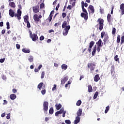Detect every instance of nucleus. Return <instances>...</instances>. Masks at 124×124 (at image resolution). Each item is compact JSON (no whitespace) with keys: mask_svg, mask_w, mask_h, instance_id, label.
<instances>
[{"mask_svg":"<svg viewBox=\"0 0 124 124\" xmlns=\"http://www.w3.org/2000/svg\"><path fill=\"white\" fill-rule=\"evenodd\" d=\"M97 23H98V24H97V26H98V25H99V30L100 31H102L104 26V20L101 18H99L97 20Z\"/></svg>","mask_w":124,"mask_h":124,"instance_id":"obj_1","label":"nucleus"},{"mask_svg":"<svg viewBox=\"0 0 124 124\" xmlns=\"http://www.w3.org/2000/svg\"><path fill=\"white\" fill-rule=\"evenodd\" d=\"M29 33H30V36L31 38L32 41H36L38 39V36H37V34L35 33H33L31 32V31H29Z\"/></svg>","mask_w":124,"mask_h":124,"instance_id":"obj_2","label":"nucleus"},{"mask_svg":"<svg viewBox=\"0 0 124 124\" xmlns=\"http://www.w3.org/2000/svg\"><path fill=\"white\" fill-rule=\"evenodd\" d=\"M88 68H90L91 73H93L94 68H95V63L94 62L92 63H88Z\"/></svg>","mask_w":124,"mask_h":124,"instance_id":"obj_3","label":"nucleus"},{"mask_svg":"<svg viewBox=\"0 0 124 124\" xmlns=\"http://www.w3.org/2000/svg\"><path fill=\"white\" fill-rule=\"evenodd\" d=\"M49 106V103L47 101H45L43 103V110H44V113H47V111H48V107Z\"/></svg>","mask_w":124,"mask_h":124,"instance_id":"obj_4","label":"nucleus"},{"mask_svg":"<svg viewBox=\"0 0 124 124\" xmlns=\"http://www.w3.org/2000/svg\"><path fill=\"white\" fill-rule=\"evenodd\" d=\"M22 15V11H21V10L18 9L17 14H14L15 17H17L18 20H21V16Z\"/></svg>","mask_w":124,"mask_h":124,"instance_id":"obj_5","label":"nucleus"},{"mask_svg":"<svg viewBox=\"0 0 124 124\" xmlns=\"http://www.w3.org/2000/svg\"><path fill=\"white\" fill-rule=\"evenodd\" d=\"M70 30V26L68 25L65 28L63 29V35L64 36L67 35V34L68 33V31Z\"/></svg>","mask_w":124,"mask_h":124,"instance_id":"obj_6","label":"nucleus"},{"mask_svg":"<svg viewBox=\"0 0 124 124\" xmlns=\"http://www.w3.org/2000/svg\"><path fill=\"white\" fill-rule=\"evenodd\" d=\"M32 10L34 13H38L40 11L39 5H37L32 7Z\"/></svg>","mask_w":124,"mask_h":124,"instance_id":"obj_7","label":"nucleus"},{"mask_svg":"<svg viewBox=\"0 0 124 124\" xmlns=\"http://www.w3.org/2000/svg\"><path fill=\"white\" fill-rule=\"evenodd\" d=\"M80 16L82 18H84V20H88L89 16H88V13H81Z\"/></svg>","mask_w":124,"mask_h":124,"instance_id":"obj_8","label":"nucleus"},{"mask_svg":"<svg viewBox=\"0 0 124 124\" xmlns=\"http://www.w3.org/2000/svg\"><path fill=\"white\" fill-rule=\"evenodd\" d=\"M88 10L89 12H90V10L91 11V14H93V13H94V8L93 7V6L92 5H89Z\"/></svg>","mask_w":124,"mask_h":124,"instance_id":"obj_9","label":"nucleus"},{"mask_svg":"<svg viewBox=\"0 0 124 124\" xmlns=\"http://www.w3.org/2000/svg\"><path fill=\"white\" fill-rule=\"evenodd\" d=\"M33 20L35 22H39V21H40V19L38 17V15L37 14L34 15Z\"/></svg>","mask_w":124,"mask_h":124,"instance_id":"obj_10","label":"nucleus"},{"mask_svg":"<svg viewBox=\"0 0 124 124\" xmlns=\"http://www.w3.org/2000/svg\"><path fill=\"white\" fill-rule=\"evenodd\" d=\"M15 14V13L14 12V11H13V10L10 9L9 10V16L12 17V18H13V17H14V14Z\"/></svg>","mask_w":124,"mask_h":124,"instance_id":"obj_11","label":"nucleus"},{"mask_svg":"<svg viewBox=\"0 0 124 124\" xmlns=\"http://www.w3.org/2000/svg\"><path fill=\"white\" fill-rule=\"evenodd\" d=\"M120 10L121 12V15L124 14V3H122L120 5Z\"/></svg>","mask_w":124,"mask_h":124,"instance_id":"obj_12","label":"nucleus"},{"mask_svg":"<svg viewBox=\"0 0 124 124\" xmlns=\"http://www.w3.org/2000/svg\"><path fill=\"white\" fill-rule=\"evenodd\" d=\"M68 80V77L67 76H66L63 78V79H62L61 80V84L62 85H63L65 83L66 81Z\"/></svg>","mask_w":124,"mask_h":124,"instance_id":"obj_13","label":"nucleus"},{"mask_svg":"<svg viewBox=\"0 0 124 124\" xmlns=\"http://www.w3.org/2000/svg\"><path fill=\"white\" fill-rule=\"evenodd\" d=\"M100 80V77H99V75L97 74L94 76V82H98Z\"/></svg>","mask_w":124,"mask_h":124,"instance_id":"obj_14","label":"nucleus"},{"mask_svg":"<svg viewBox=\"0 0 124 124\" xmlns=\"http://www.w3.org/2000/svg\"><path fill=\"white\" fill-rule=\"evenodd\" d=\"M96 45L99 47H102V45H103V43H102V40H101V39H99V41L96 42Z\"/></svg>","mask_w":124,"mask_h":124,"instance_id":"obj_15","label":"nucleus"},{"mask_svg":"<svg viewBox=\"0 0 124 124\" xmlns=\"http://www.w3.org/2000/svg\"><path fill=\"white\" fill-rule=\"evenodd\" d=\"M82 108H79L78 109V110L77 112V115L78 117H81V116L82 115Z\"/></svg>","mask_w":124,"mask_h":124,"instance_id":"obj_16","label":"nucleus"},{"mask_svg":"<svg viewBox=\"0 0 124 124\" xmlns=\"http://www.w3.org/2000/svg\"><path fill=\"white\" fill-rule=\"evenodd\" d=\"M108 39H109V36H108V35H105L103 39L104 44L105 45H106V42L108 41Z\"/></svg>","mask_w":124,"mask_h":124,"instance_id":"obj_17","label":"nucleus"},{"mask_svg":"<svg viewBox=\"0 0 124 124\" xmlns=\"http://www.w3.org/2000/svg\"><path fill=\"white\" fill-rule=\"evenodd\" d=\"M80 122V117L77 116L76 118V120L74 121V124H77Z\"/></svg>","mask_w":124,"mask_h":124,"instance_id":"obj_18","label":"nucleus"},{"mask_svg":"<svg viewBox=\"0 0 124 124\" xmlns=\"http://www.w3.org/2000/svg\"><path fill=\"white\" fill-rule=\"evenodd\" d=\"M9 6H10L11 7H12L13 8H15L16 7L15 3H14V2H10L9 3Z\"/></svg>","mask_w":124,"mask_h":124,"instance_id":"obj_19","label":"nucleus"},{"mask_svg":"<svg viewBox=\"0 0 124 124\" xmlns=\"http://www.w3.org/2000/svg\"><path fill=\"white\" fill-rule=\"evenodd\" d=\"M16 96L15 94H11L10 95V98L12 100H14V99H16Z\"/></svg>","mask_w":124,"mask_h":124,"instance_id":"obj_20","label":"nucleus"},{"mask_svg":"<svg viewBox=\"0 0 124 124\" xmlns=\"http://www.w3.org/2000/svg\"><path fill=\"white\" fill-rule=\"evenodd\" d=\"M22 52L26 54H29V53L31 52V51L30 50V49H28L27 48H23L22 49Z\"/></svg>","mask_w":124,"mask_h":124,"instance_id":"obj_21","label":"nucleus"},{"mask_svg":"<svg viewBox=\"0 0 124 124\" xmlns=\"http://www.w3.org/2000/svg\"><path fill=\"white\" fill-rule=\"evenodd\" d=\"M107 20L108 23H111V14H108L107 16Z\"/></svg>","mask_w":124,"mask_h":124,"instance_id":"obj_22","label":"nucleus"},{"mask_svg":"<svg viewBox=\"0 0 124 124\" xmlns=\"http://www.w3.org/2000/svg\"><path fill=\"white\" fill-rule=\"evenodd\" d=\"M24 21L25 23L29 22V16H28V15H26L24 16Z\"/></svg>","mask_w":124,"mask_h":124,"instance_id":"obj_23","label":"nucleus"},{"mask_svg":"<svg viewBox=\"0 0 124 124\" xmlns=\"http://www.w3.org/2000/svg\"><path fill=\"white\" fill-rule=\"evenodd\" d=\"M96 52V46H95L93 48V51H92V56H94Z\"/></svg>","mask_w":124,"mask_h":124,"instance_id":"obj_24","label":"nucleus"},{"mask_svg":"<svg viewBox=\"0 0 124 124\" xmlns=\"http://www.w3.org/2000/svg\"><path fill=\"white\" fill-rule=\"evenodd\" d=\"M61 68L62 69H64V70H66V69H67V65L65 64H63L61 66Z\"/></svg>","mask_w":124,"mask_h":124,"instance_id":"obj_25","label":"nucleus"},{"mask_svg":"<svg viewBox=\"0 0 124 124\" xmlns=\"http://www.w3.org/2000/svg\"><path fill=\"white\" fill-rule=\"evenodd\" d=\"M28 61L30 62H33V56H29L28 58Z\"/></svg>","mask_w":124,"mask_h":124,"instance_id":"obj_26","label":"nucleus"},{"mask_svg":"<svg viewBox=\"0 0 124 124\" xmlns=\"http://www.w3.org/2000/svg\"><path fill=\"white\" fill-rule=\"evenodd\" d=\"M55 107H56L57 110H60L62 108V105L61 104H56L55 105Z\"/></svg>","mask_w":124,"mask_h":124,"instance_id":"obj_27","label":"nucleus"},{"mask_svg":"<svg viewBox=\"0 0 124 124\" xmlns=\"http://www.w3.org/2000/svg\"><path fill=\"white\" fill-rule=\"evenodd\" d=\"M43 86V82L40 83L37 86V88L39 90H41L42 89V86Z\"/></svg>","mask_w":124,"mask_h":124,"instance_id":"obj_28","label":"nucleus"},{"mask_svg":"<svg viewBox=\"0 0 124 124\" xmlns=\"http://www.w3.org/2000/svg\"><path fill=\"white\" fill-rule=\"evenodd\" d=\"M66 25H67V23L66 22V21H64L62 24V29H64V28H66V27H67Z\"/></svg>","mask_w":124,"mask_h":124,"instance_id":"obj_29","label":"nucleus"},{"mask_svg":"<svg viewBox=\"0 0 124 124\" xmlns=\"http://www.w3.org/2000/svg\"><path fill=\"white\" fill-rule=\"evenodd\" d=\"M116 42L118 43H120V42H121V35H118L117 37V40Z\"/></svg>","mask_w":124,"mask_h":124,"instance_id":"obj_30","label":"nucleus"},{"mask_svg":"<svg viewBox=\"0 0 124 124\" xmlns=\"http://www.w3.org/2000/svg\"><path fill=\"white\" fill-rule=\"evenodd\" d=\"M88 92L89 93H92L93 92V87H92V85H90L88 86Z\"/></svg>","mask_w":124,"mask_h":124,"instance_id":"obj_31","label":"nucleus"},{"mask_svg":"<svg viewBox=\"0 0 124 124\" xmlns=\"http://www.w3.org/2000/svg\"><path fill=\"white\" fill-rule=\"evenodd\" d=\"M109 109H110V108L109 106L106 107V109L105 110V114H107V113H108V111H109Z\"/></svg>","mask_w":124,"mask_h":124,"instance_id":"obj_32","label":"nucleus"},{"mask_svg":"<svg viewBox=\"0 0 124 124\" xmlns=\"http://www.w3.org/2000/svg\"><path fill=\"white\" fill-rule=\"evenodd\" d=\"M114 60L115 62H120V58H118V55H116L114 57Z\"/></svg>","mask_w":124,"mask_h":124,"instance_id":"obj_33","label":"nucleus"},{"mask_svg":"<svg viewBox=\"0 0 124 124\" xmlns=\"http://www.w3.org/2000/svg\"><path fill=\"white\" fill-rule=\"evenodd\" d=\"M82 104V101L81 100H78L76 103V105L77 106H80V105H81V104Z\"/></svg>","mask_w":124,"mask_h":124,"instance_id":"obj_34","label":"nucleus"},{"mask_svg":"<svg viewBox=\"0 0 124 124\" xmlns=\"http://www.w3.org/2000/svg\"><path fill=\"white\" fill-rule=\"evenodd\" d=\"M49 114H53L54 113V109L53 108V107L50 108L49 110Z\"/></svg>","mask_w":124,"mask_h":124,"instance_id":"obj_35","label":"nucleus"},{"mask_svg":"<svg viewBox=\"0 0 124 124\" xmlns=\"http://www.w3.org/2000/svg\"><path fill=\"white\" fill-rule=\"evenodd\" d=\"M65 111L63 108H62L60 111H58V112H59V114H62Z\"/></svg>","mask_w":124,"mask_h":124,"instance_id":"obj_36","label":"nucleus"},{"mask_svg":"<svg viewBox=\"0 0 124 124\" xmlns=\"http://www.w3.org/2000/svg\"><path fill=\"white\" fill-rule=\"evenodd\" d=\"M93 45H94V41H91L90 43V45H89V47H93Z\"/></svg>","mask_w":124,"mask_h":124,"instance_id":"obj_37","label":"nucleus"},{"mask_svg":"<svg viewBox=\"0 0 124 124\" xmlns=\"http://www.w3.org/2000/svg\"><path fill=\"white\" fill-rule=\"evenodd\" d=\"M97 95H98V92H96L95 94H94L93 99H95V98L97 97Z\"/></svg>","mask_w":124,"mask_h":124,"instance_id":"obj_38","label":"nucleus"},{"mask_svg":"<svg viewBox=\"0 0 124 124\" xmlns=\"http://www.w3.org/2000/svg\"><path fill=\"white\" fill-rule=\"evenodd\" d=\"M100 14H104V9L103 8H100Z\"/></svg>","mask_w":124,"mask_h":124,"instance_id":"obj_39","label":"nucleus"},{"mask_svg":"<svg viewBox=\"0 0 124 124\" xmlns=\"http://www.w3.org/2000/svg\"><path fill=\"white\" fill-rule=\"evenodd\" d=\"M52 19H53V15H49L48 17L49 22H51V21H52Z\"/></svg>","mask_w":124,"mask_h":124,"instance_id":"obj_40","label":"nucleus"},{"mask_svg":"<svg viewBox=\"0 0 124 124\" xmlns=\"http://www.w3.org/2000/svg\"><path fill=\"white\" fill-rule=\"evenodd\" d=\"M45 76V72H42L41 76V79H43L44 78V77Z\"/></svg>","mask_w":124,"mask_h":124,"instance_id":"obj_41","label":"nucleus"},{"mask_svg":"<svg viewBox=\"0 0 124 124\" xmlns=\"http://www.w3.org/2000/svg\"><path fill=\"white\" fill-rule=\"evenodd\" d=\"M41 93L43 95H44L46 93V89H44L41 91Z\"/></svg>","mask_w":124,"mask_h":124,"instance_id":"obj_42","label":"nucleus"},{"mask_svg":"<svg viewBox=\"0 0 124 124\" xmlns=\"http://www.w3.org/2000/svg\"><path fill=\"white\" fill-rule=\"evenodd\" d=\"M124 43V35L121 37V44H123Z\"/></svg>","mask_w":124,"mask_h":124,"instance_id":"obj_43","label":"nucleus"},{"mask_svg":"<svg viewBox=\"0 0 124 124\" xmlns=\"http://www.w3.org/2000/svg\"><path fill=\"white\" fill-rule=\"evenodd\" d=\"M116 33V28H113L112 31V34H115Z\"/></svg>","mask_w":124,"mask_h":124,"instance_id":"obj_44","label":"nucleus"},{"mask_svg":"<svg viewBox=\"0 0 124 124\" xmlns=\"http://www.w3.org/2000/svg\"><path fill=\"white\" fill-rule=\"evenodd\" d=\"M65 123L67 124H71V122L69 120H65Z\"/></svg>","mask_w":124,"mask_h":124,"instance_id":"obj_45","label":"nucleus"},{"mask_svg":"<svg viewBox=\"0 0 124 124\" xmlns=\"http://www.w3.org/2000/svg\"><path fill=\"white\" fill-rule=\"evenodd\" d=\"M6 25H7V30H9V29H10V25L9 24V22H7L6 23Z\"/></svg>","mask_w":124,"mask_h":124,"instance_id":"obj_46","label":"nucleus"},{"mask_svg":"<svg viewBox=\"0 0 124 124\" xmlns=\"http://www.w3.org/2000/svg\"><path fill=\"white\" fill-rule=\"evenodd\" d=\"M81 8L82 9V11H83V12H84V13H88V12H87V10H86V9H85V7H81Z\"/></svg>","mask_w":124,"mask_h":124,"instance_id":"obj_47","label":"nucleus"},{"mask_svg":"<svg viewBox=\"0 0 124 124\" xmlns=\"http://www.w3.org/2000/svg\"><path fill=\"white\" fill-rule=\"evenodd\" d=\"M45 6V4L43 3H42L41 4H40V9H42V8H43Z\"/></svg>","mask_w":124,"mask_h":124,"instance_id":"obj_48","label":"nucleus"},{"mask_svg":"<svg viewBox=\"0 0 124 124\" xmlns=\"http://www.w3.org/2000/svg\"><path fill=\"white\" fill-rule=\"evenodd\" d=\"M26 23H27V26L28 29H30V28H31V23H30L29 21H28Z\"/></svg>","mask_w":124,"mask_h":124,"instance_id":"obj_49","label":"nucleus"},{"mask_svg":"<svg viewBox=\"0 0 124 124\" xmlns=\"http://www.w3.org/2000/svg\"><path fill=\"white\" fill-rule=\"evenodd\" d=\"M52 91H56V90H57V85L56 84L54 85L52 89Z\"/></svg>","mask_w":124,"mask_h":124,"instance_id":"obj_50","label":"nucleus"},{"mask_svg":"<svg viewBox=\"0 0 124 124\" xmlns=\"http://www.w3.org/2000/svg\"><path fill=\"white\" fill-rule=\"evenodd\" d=\"M4 61H5V58H4L3 59H0V62H1V63H2V62H4Z\"/></svg>","mask_w":124,"mask_h":124,"instance_id":"obj_51","label":"nucleus"},{"mask_svg":"<svg viewBox=\"0 0 124 124\" xmlns=\"http://www.w3.org/2000/svg\"><path fill=\"white\" fill-rule=\"evenodd\" d=\"M62 18H65V17H66V13H62Z\"/></svg>","mask_w":124,"mask_h":124,"instance_id":"obj_52","label":"nucleus"},{"mask_svg":"<svg viewBox=\"0 0 124 124\" xmlns=\"http://www.w3.org/2000/svg\"><path fill=\"white\" fill-rule=\"evenodd\" d=\"M6 119L7 120L10 119V113L7 114Z\"/></svg>","mask_w":124,"mask_h":124,"instance_id":"obj_53","label":"nucleus"},{"mask_svg":"<svg viewBox=\"0 0 124 124\" xmlns=\"http://www.w3.org/2000/svg\"><path fill=\"white\" fill-rule=\"evenodd\" d=\"M44 36H43V35H42V36H40V40L41 41H42V40H44Z\"/></svg>","mask_w":124,"mask_h":124,"instance_id":"obj_54","label":"nucleus"},{"mask_svg":"<svg viewBox=\"0 0 124 124\" xmlns=\"http://www.w3.org/2000/svg\"><path fill=\"white\" fill-rule=\"evenodd\" d=\"M104 34H105V32H101V38H103V37L104 36Z\"/></svg>","mask_w":124,"mask_h":124,"instance_id":"obj_55","label":"nucleus"},{"mask_svg":"<svg viewBox=\"0 0 124 124\" xmlns=\"http://www.w3.org/2000/svg\"><path fill=\"white\" fill-rule=\"evenodd\" d=\"M12 92L13 93H17V90L14 88L12 90Z\"/></svg>","mask_w":124,"mask_h":124,"instance_id":"obj_56","label":"nucleus"},{"mask_svg":"<svg viewBox=\"0 0 124 124\" xmlns=\"http://www.w3.org/2000/svg\"><path fill=\"white\" fill-rule=\"evenodd\" d=\"M59 7H60V4H58L57 6L56 7V10L57 11V10H59Z\"/></svg>","mask_w":124,"mask_h":124,"instance_id":"obj_57","label":"nucleus"},{"mask_svg":"<svg viewBox=\"0 0 124 124\" xmlns=\"http://www.w3.org/2000/svg\"><path fill=\"white\" fill-rule=\"evenodd\" d=\"M62 117L64 118V117H65V114H66V111H64L63 113H62Z\"/></svg>","mask_w":124,"mask_h":124,"instance_id":"obj_58","label":"nucleus"},{"mask_svg":"<svg viewBox=\"0 0 124 124\" xmlns=\"http://www.w3.org/2000/svg\"><path fill=\"white\" fill-rule=\"evenodd\" d=\"M72 8L71 5H68L67 7V9H69V10H71Z\"/></svg>","mask_w":124,"mask_h":124,"instance_id":"obj_59","label":"nucleus"},{"mask_svg":"<svg viewBox=\"0 0 124 124\" xmlns=\"http://www.w3.org/2000/svg\"><path fill=\"white\" fill-rule=\"evenodd\" d=\"M41 68H42V65L40 64L39 65V66L38 67V70H40V69H41Z\"/></svg>","mask_w":124,"mask_h":124,"instance_id":"obj_60","label":"nucleus"},{"mask_svg":"<svg viewBox=\"0 0 124 124\" xmlns=\"http://www.w3.org/2000/svg\"><path fill=\"white\" fill-rule=\"evenodd\" d=\"M4 103H3V105H5V104H7V101L6 100H3Z\"/></svg>","mask_w":124,"mask_h":124,"instance_id":"obj_61","label":"nucleus"},{"mask_svg":"<svg viewBox=\"0 0 124 124\" xmlns=\"http://www.w3.org/2000/svg\"><path fill=\"white\" fill-rule=\"evenodd\" d=\"M2 79H3V80H6V77L4 75H3L2 76Z\"/></svg>","mask_w":124,"mask_h":124,"instance_id":"obj_62","label":"nucleus"},{"mask_svg":"<svg viewBox=\"0 0 124 124\" xmlns=\"http://www.w3.org/2000/svg\"><path fill=\"white\" fill-rule=\"evenodd\" d=\"M59 115H60V112H59V111H57L55 113V116L56 117H58L59 116Z\"/></svg>","mask_w":124,"mask_h":124,"instance_id":"obj_63","label":"nucleus"},{"mask_svg":"<svg viewBox=\"0 0 124 124\" xmlns=\"http://www.w3.org/2000/svg\"><path fill=\"white\" fill-rule=\"evenodd\" d=\"M16 48H17V49H20V45H19V44H16Z\"/></svg>","mask_w":124,"mask_h":124,"instance_id":"obj_64","label":"nucleus"}]
</instances>
